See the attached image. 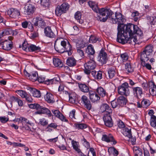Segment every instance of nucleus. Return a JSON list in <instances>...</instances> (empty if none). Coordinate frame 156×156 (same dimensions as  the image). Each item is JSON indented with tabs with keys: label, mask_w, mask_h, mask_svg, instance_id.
Wrapping results in <instances>:
<instances>
[{
	"label": "nucleus",
	"mask_w": 156,
	"mask_h": 156,
	"mask_svg": "<svg viewBox=\"0 0 156 156\" xmlns=\"http://www.w3.org/2000/svg\"><path fill=\"white\" fill-rule=\"evenodd\" d=\"M118 31L117 41L122 44L128 42L129 38L128 34L130 36L134 33H136L140 36L142 35V31L137 26L130 23L126 25L125 27H123L122 25L119 26Z\"/></svg>",
	"instance_id": "obj_1"
},
{
	"label": "nucleus",
	"mask_w": 156,
	"mask_h": 156,
	"mask_svg": "<svg viewBox=\"0 0 156 156\" xmlns=\"http://www.w3.org/2000/svg\"><path fill=\"white\" fill-rule=\"evenodd\" d=\"M88 4L94 12L99 14L98 19L101 22H105L112 14V12L109 9L104 8L99 9L97 4L94 2L89 1Z\"/></svg>",
	"instance_id": "obj_2"
},
{
	"label": "nucleus",
	"mask_w": 156,
	"mask_h": 156,
	"mask_svg": "<svg viewBox=\"0 0 156 156\" xmlns=\"http://www.w3.org/2000/svg\"><path fill=\"white\" fill-rule=\"evenodd\" d=\"M55 48L58 52L62 53L67 52L69 55L72 54L71 46L67 40H63L61 38H58L55 41Z\"/></svg>",
	"instance_id": "obj_3"
},
{
	"label": "nucleus",
	"mask_w": 156,
	"mask_h": 156,
	"mask_svg": "<svg viewBox=\"0 0 156 156\" xmlns=\"http://www.w3.org/2000/svg\"><path fill=\"white\" fill-rule=\"evenodd\" d=\"M113 15L114 14H113L112 12V14L110 17H108V19L110 18L113 23H117L118 25V27L119 26L122 25L123 27H125V26L124 25L123 23L125 21V20L123 17L122 14L120 13L115 12V16Z\"/></svg>",
	"instance_id": "obj_4"
},
{
	"label": "nucleus",
	"mask_w": 156,
	"mask_h": 156,
	"mask_svg": "<svg viewBox=\"0 0 156 156\" xmlns=\"http://www.w3.org/2000/svg\"><path fill=\"white\" fill-rule=\"evenodd\" d=\"M69 7V5L66 3H63L61 5L58 6L55 10L56 15L60 16L62 14L66 13Z\"/></svg>",
	"instance_id": "obj_5"
},
{
	"label": "nucleus",
	"mask_w": 156,
	"mask_h": 156,
	"mask_svg": "<svg viewBox=\"0 0 156 156\" xmlns=\"http://www.w3.org/2000/svg\"><path fill=\"white\" fill-rule=\"evenodd\" d=\"M84 72L87 74H89L91 70H93L96 67V64L94 60H90L84 64Z\"/></svg>",
	"instance_id": "obj_6"
},
{
	"label": "nucleus",
	"mask_w": 156,
	"mask_h": 156,
	"mask_svg": "<svg viewBox=\"0 0 156 156\" xmlns=\"http://www.w3.org/2000/svg\"><path fill=\"white\" fill-rule=\"evenodd\" d=\"M129 85L127 83L122 84L118 88V93L122 95H128L130 92L129 89Z\"/></svg>",
	"instance_id": "obj_7"
},
{
	"label": "nucleus",
	"mask_w": 156,
	"mask_h": 156,
	"mask_svg": "<svg viewBox=\"0 0 156 156\" xmlns=\"http://www.w3.org/2000/svg\"><path fill=\"white\" fill-rule=\"evenodd\" d=\"M12 47V42L11 40H6L5 41L0 42V47L6 51L11 50Z\"/></svg>",
	"instance_id": "obj_8"
},
{
	"label": "nucleus",
	"mask_w": 156,
	"mask_h": 156,
	"mask_svg": "<svg viewBox=\"0 0 156 156\" xmlns=\"http://www.w3.org/2000/svg\"><path fill=\"white\" fill-rule=\"evenodd\" d=\"M81 103L84 105V106L87 110H90L92 108L91 103L86 95H83L81 98Z\"/></svg>",
	"instance_id": "obj_9"
},
{
	"label": "nucleus",
	"mask_w": 156,
	"mask_h": 156,
	"mask_svg": "<svg viewBox=\"0 0 156 156\" xmlns=\"http://www.w3.org/2000/svg\"><path fill=\"white\" fill-rule=\"evenodd\" d=\"M101 139L103 141L107 143L111 142L115 145L117 143V142L114 139L113 136L111 134H103L102 135Z\"/></svg>",
	"instance_id": "obj_10"
},
{
	"label": "nucleus",
	"mask_w": 156,
	"mask_h": 156,
	"mask_svg": "<svg viewBox=\"0 0 156 156\" xmlns=\"http://www.w3.org/2000/svg\"><path fill=\"white\" fill-rule=\"evenodd\" d=\"M129 36L130 37H129V39L128 40V41H130L131 43L133 44H138V40L140 38H142L143 36V33H142V36H140L139 34H137L136 33H134ZM129 43H130V42H129Z\"/></svg>",
	"instance_id": "obj_11"
},
{
	"label": "nucleus",
	"mask_w": 156,
	"mask_h": 156,
	"mask_svg": "<svg viewBox=\"0 0 156 156\" xmlns=\"http://www.w3.org/2000/svg\"><path fill=\"white\" fill-rule=\"evenodd\" d=\"M7 14L10 17L14 18H18L20 14L18 10L12 8L8 10Z\"/></svg>",
	"instance_id": "obj_12"
},
{
	"label": "nucleus",
	"mask_w": 156,
	"mask_h": 156,
	"mask_svg": "<svg viewBox=\"0 0 156 156\" xmlns=\"http://www.w3.org/2000/svg\"><path fill=\"white\" fill-rule=\"evenodd\" d=\"M90 99L92 102H95L99 100L100 97L95 92L92 91H90L89 92Z\"/></svg>",
	"instance_id": "obj_13"
},
{
	"label": "nucleus",
	"mask_w": 156,
	"mask_h": 156,
	"mask_svg": "<svg viewBox=\"0 0 156 156\" xmlns=\"http://www.w3.org/2000/svg\"><path fill=\"white\" fill-rule=\"evenodd\" d=\"M52 113L57 118H59L62 121L67 122L68 120L58 110H52Z\"/></svg>",
	"instance_id": "obj_14"
},
{
	"label": "nucleus",
	"mask_w": 156,
	"mask_h": 156,
	"mask_svg": "<svg viewBox=\"0 0 156 156\" xmlns=\"http://www.w3.org/2000/svg\"><path fill=\"white\" fill-rule=\"evenodd\" d=\"M35 114H46L48 117L52 116V114L50 110L48 108L41 106V108L39 111H37L35 112Z\"/></svg>",
	"instance_id": "obj_15"
},
{
	"label": "nucleus",
	"mask_w": 156,
	"mask_h": 156,
	"mask_svg": "<svg viewBox=\"0 0 156 156\" xmlns=\"http://www.w3.org/2000/svg\"><path fill=\"white\" fill-rule=\"evenodd\" d=\"M44 32L46 36L51 38H54L55 36V34L51 30V27L49 26L44 28Z\"/></svg>",
	"instance_id": "obj_16"
},
{
	"label": "nucleus",
	"mask_w": 156,
	"mask_h": 156,
	"mask_svg": "<svg viewBox=\"0 0 156 156\" xmlns=\"http://www.w3.org/2000/svg\"><path fill=\"white\" fill-rule=\"evenodd\" d=\"M134 94L137 98L140 99L143 94L142 89L141 88L136 87L133 88Z\"/></svg>",
	"instance_id": "obj_17"
},
{
	"label": "nucleus",
	"mask_w": 156,
	"mask_h": 156,
	"mask_svg": "<svg viewBox=\"0 0 156 156\" xmlns=\"http://www.w3.org/2000/svg\"><path fill=\"white\" fill-rule=\"evenodd\" d=\"M34 8L33 6L31 4H29L25 6L24 12L25 14L29 15L34 12Z\"/></svg>",
	"instance_id": "obj_18"
},
{
	"label": "nucleus",
	"mask_w": 156,
	"mask_h": 156,
	"mask_svg": "<svg viewBox=\"0 0 156 156\" xmlns=\"http://www.w3.org/2000/svg\"><path fill=\"white\" fill-rule=\"evenodd\" d=\"M149 92L152 96L156 95V86L154 82H150L148 84Z\"/></svg>",
	"instance_id": "obj_19"
},
{
	"label": "nucleus",
	"mask_w": 156,
	"mask_h": 156,
	"mask_svg": "<svg viewBox=\"0 0 156 156\" xmlns=\"http://www.w3.org/2000/svg\"><path fill=\"white\" fill-rule=\"evenodd\" d=\"M34 25L35 26L40 27L43 28L45 25V23L44 20L41 18L37 17L35 19Z\"/></svg>",
	"instance_id": "obj_20"
},
{
	"label": "nucleus",
	"mask_w": 156,
	"mask_h": 156,
	"mask_svg": "<svg viewBox=\"0 0 156 156\" xmlns=\"http://www.w3.org/2000/svg\"><path fill=\"white\" fill-rule=\"evenodd\" d=\"M101 110L102 112L105 113H112V110L107 104L102 105L101 107Z\"/></svg>",
	"instance_id": "obj_21"
},
{
	"label": "nucleus",
	"mask_w": 156,
	"mask_h": 156,
	"mask_svg": "<svg viewBox=\"0 0 156 156\" xmlns=\"http://www.w3.org/2000/svg\"><path fill=\"white\" fill-rule=\"evenodd\" d=\"M29 90L33 96L36 98L41 97V94L40 91L32 87H30Z\"/></svg>",
	"instance_id": "obj_22"
},
{
	"label": "nucleus",
	"mask_w": 156,
	"mask_h": 156,
	"mask_svg": "<svg viewBox=\"0 0 156 156\" xmlns=\"http://www.w3.org/2000/svg\"><path fill=\"white\" fill-rule=\"evenodd\" d=\"M122 133L123 134L129 138L132 137L131 129L130 128H125L122 129Z\"/></svg>",
	"instance_id": "obj_23"
},
{
	"label": "nucleus",
	"mask_w": 156,
	"mask_h": 156,
	"mask_svg": "<svg viewBox=\"0 0 156 156\" xmlns=\"http://www.w3.org/2000/svg\"><path fill=\"white\" fill-rule=\"evenodd\" d=\"M53 64L54 66L57 67L61 68L63 66V64L60 59L58 58H53Z\"/></svg>",
	"instance_id": "obj_24"
},
{
	"label": "nucleus",
	"mask_w": 156,
	"mask_h": 156,
	"mask_svg": "<svg viewBox=\"0 0 156 156\" xmlns=\"http://www.w3.org/2000/svg\"><path fill=\"white\" fill-rule=\"evenodd\" d=\"M100 60L101 62L105 63L107 59V54L104 51L101 50L100 52Z\"/></svg>",
	"instance_id": "obj_25"
},
{
	"label": "nucleus",
	"mask_w": 156,
	"mask_h": 156,
	"mask_svg": "<svg viewBox=\"0 0 156 156\" xmlns=\"http://www.w3.org/2000/svg\"><path fill=\"white\" fill-rule=\"evenodd\" d=\"M60 79L56 77L51 79H47L45 81V84L47 85L56 84L59 83Z\"/></svg>",
	"instance_id": "obj_26"
},
{
	"label": "nucleus",
	"mask_w": 156,
	"mask_h": 156,
	"mask_svg": "<svg viewBox=\"0 0 156 156\" xmlns=\"http://www.w3.org/2000/svg\"><path fill=\"white\" fill-rule=\"evenodd\" d=\"M66 63L69 66H74L76 64V60L73 58H69L67 60Z\"/></svg>",
	"instance_id": "obj_27"
},
{
	"label": "nucleus",
	"mask_w": 156,
	"mask_h": 156,
	"mask_svg": "<svg viewBox=\"0 0 156 156\" xmlns=\"http://www.w3.org/2000/svg\"><path fill=\"white\" fill-rule=\"evenodd\" d=\"M45 99L48 103H53L55 102L53 95L50 93H47L45 97Z\"/></svg>",
	"instance_id": "obj_28"
},
{
	"label": "nucleus",
	"mask_w": 156,
	"mask_h": 156,
	"mask_svg": "<svg viewBox=\"0 0 156 156\" xmlns=\"http://www.w3.org/2000/svg\"><path fill=\"white\" fill-rule=\"evenodd\" d=\"M126 99L123 96H120L117 99L118 102L120 106H123L125 105L127 102Z\"/></svg>",
	"instance_id": "obj_29"
},
{
	"label": "nucleus",
	"mask_w": 156,
	"mask_h": 156,
	"mask_svg": "<svg viewBox=\"0 0 156 156\" xmlns=\"http://www.w3.org/2000/svg\"><path fill=\"white\" fill-rule=\"evenodd\" d=\"M150 55H147V54L145 52L143 51L141 54L140 60L141 62H147L149 59Z\"/></svg>",
	"instance_id": "obj_30"
},
{
	"label": "nucleus",
	"mask_w": 156,
	"mask_h": 156,
	"mask_svg": "<svg viewBox=\"0 0 156 156\" xmlns=\"http://www.w3.org/2000/svg\"><path fill=\"white\" fill-rule=\"evenodd\" d=\"M86 52L88 54L91 55H93L94 54L95 51L92 45L90 44L88 46Z\"/></svg>",
	"instance_id": "obj_31"
},
{
	"label": "nucleus",
	"mask_w": 156,
	"mask_h": 156,
	"mask_svg": "<svg viewBox=\"0 0 156 156\" xmlns=\"http://www.w3.org/2000/svg\"><path fill=\"white\" fill-rule=\"evenodd\" d=\"M96 91L101 97H104L106 95L105 90L101 87H98L96 90Z\"/></svg>",
	"instance_id": "obj_32"
},
{
	"label": "nucleus",
	"mask_w": 156,
	"mask_h": 156,
	"mask_svg": "<svg viewBox=\"0 0 156 156\" xmlns=\"http://www.w3.org/2000/svg\"><path fill=\"white\" fill-rule=\"evenodd\" d=\"M147 19L148 20V23L151 25L155 24L156 23V17L155 16H147Z\"/></svg>",
	"instance_id": "obj_33"
},
{
	"label": "nucleus",
	"mask_w": 156,
	"mask_h": 156,
	"mask_svg": "<svg viewBox=\"0 0 156 156\" xmlns=\"http://www.w3.org/2000/svg\"><path fill=\"white\" fill-rule=\"evenodd\" d=\"M108 74L109 78H113L115 75V71L114 68L109 69L108 71Z\"/></svg>",
	"instance_id": "obj_34"
},
{
	"label": "nucleus",
	"mask_w": 156,
	"mask_h": 156,
	"mask_svg": "<svg viewBox=\"0 0 156 156\" xmlns=\"http://www.w3.org/2000/svg\"><path fill=\"white\" fill-rule=\"evenodd\" d=\"M81 14L79 11L76 12L75 15V18L77 20V22L81 24L83 22V20L81 18Z\"/></svg>",
	"instance_id": "obj_35"
},
{
	"label": "nucleus",
	"mask_w": 156,
	"mask_h": 156,
	"mask_svg": "<svg viewBox=\"0 0 156 156\" xmlns=\"http://www.w3.org/2000/svg\"><path fill=\"white\" fill-rule=\"evenodd\" d=\"M108 152L112 156H117L118 154V151L114 147L109 148Z\"/></svg>",
	"instance_id": "obj_36"
},
{
	"label": "nucleus",
	"mask_w": 156,
	"mask_h": 156,
	"mask_svg": "<svg viewBox=\"0 0 156 156\" xmlns=\"http://www.w3.org/2000/svg\"><path fill=\"white\" fill-rule=\"evenodd\" d=\"M29 107L32 109H36L38 111L40 110L41 106L37 103L31 104L28 105Z\"/></svg>",
	"instance_id": "obj_37"
},
{
	"label": "nucleus",
	"mask_w": 156,
	"mask_h": 156,
	"mask_svg": "<svg viewBox=\"0 0 156 156\" xmlns=\"http://www.w3.org/2000/svg\"><path fill=\"white\" fill-rule=\"evenodd\" d=\"M79 87L80 90L84 93L89 92V87L85 84H80L79 85Z\"/></svg>",
	"instance_id": "obj_38"
},
{
	"label": "nucleus",
	"mask_w": 156,
	"mask_h": 156,
	"mask_svg": "<svg viewBox=\"0 0 156 156\" xmlns=\"http://www.w3.org/2000/svg\"><path fill=\"white\" fill-rule=\"evenodd\" d=\"M72 144L73 149L76 151L78 153L81 152V151L79 148V144L77 142L74 140H73L72 141Z\"/></svg>",
	"instance_id": "obj_39"
},
{
	"label": "nucleus",
	"mask_w": 156,
	"mask_h": 156,
	"mask_svg": "<svg viewBox=\"0 0 156 156\" xmlns=\"http://www.w3.org/2000/svg\"><path fill=\"white\" fill-rule=\"evenodd\" d=\"M76 46L77 48H83L85 46V43L81 39L77 40L76 42Z\"/></svg>",
	"instance_id": "obj_40"
},
{
	"label": "nucleus",
	"mask_w": 156,
	"mask_h": 156,
	"mask_svg": "<svg viewBox=\"0 0 156 156\" xmlns=\"http://www.w3.org/2000/svg\"><path fill=\"white\" fill-rule=\"evenodd\" d=\"M29 51H39L41 50V48L34 44L30 45Z\"/></svg>",
	"instance_id": "obj_41"
},
{
	"label": "nucleus",
	"mask_w": 156,
	"mask_h": 156,
	"mask_svg": "<svg viewBox=\"0 0 156 156\" xmlns=\"http://www.w3.org/2000/svg\"><path fill=\"white\" fill-rule=\"evenodd\" d=\"M150 125L152 127L156 129V116H155L153 115L151 117Z\"/></svg>",
	"instance_id": "obj_42"
},
{
	"label": "nucleus",
	"mask_w": 156,
	"mask_h": 156,
	"mask_svg": "<svg viewBox=\"0 0 156 156\" xmlns=\"http://www.w3.org/2000/svg\"><path fill=\"white\" fill-rule=\"evenodd\" d=\"M152 49L153 48L152 46L151 45H148L146 47L144 51L147 54V55H150L152 54L153 51Z\"/></svg>",
	"instance_id": "obj_43"
},
{
	"label": "nucleus",
	"mask_w": 156,
	"mask_h": 156,
	"mask_svg": "<svg viewBox=\"0 0 156 156\" xmlns=\"http://www.w3.org/2000/svg\"><path fill=\"white\" fill-rule=\"evenodd\" d=\"M38 74L37 72H35L30 74L29 79L33 82H34L37 80Z\"/></svg>",
	"instance_id": "obj_44"
},
{
	"label": "nucleus",
	"mask_w": 156,
	"mask_h": 156,
	"mask_svg": "<svg viewBox=\"0 0 156 156\" xmlns=\"http://www.w3.org/2000/svg\"><path fill=\"white\" fill-rule=\"evenodd\" d=\"M125 68L126 70L129 73L132 72L133 71V69L132 67L130 62H128L126 64Z\"/></svg>",
	"instance_id": "obj_45"
},
{
	"label": "nucleus",
	"mask_w": 156,
	"mask_h": 156,
	"mask_svg": "<svg viewBox=\"0 0 156 156\" xmlns=\"http://www.w3.org/2000/svg\"><path fill=\"white\" fill-rule=\"evenodd\" d=\"M74 126L78 129H83L87 128L86 125L83 123H76L74 124Z\"/></svg>",
	"instance_id": "obj_46"
},
{
	"label": "nucleus",
	"mask_w": 156,
	"mask_h": 156,
	"mask_svg": "<svg viewBox=\"0 0 156 156\" xmlns=\"http://www.w3.org/2000/svg\"><path fill=\"white\" fill-rule=\"evenodd\" d=\"M112 114L105 113L103 117L104 122L112 120L111 115Z\"/></svg>",
	"instance_id": "obj_47"
},
{
	"label": "nucleus",
	"mask_w": 156,
	"mask_h": 156,
	"mask_svg": "<svg viewBox=\"0 0 156 156\" xmlns=\"http://www.w3.org/2000/svg\"><path fill=\"white\" fill-rule=\"evenodd\" d=\"M141 104L144 107L146 108L150 105L151 102L148 100L144 99L142 101Z\"/></svg>",
	"instance_id": "obj_48"
},
{
	"label": "nucleus",
	"mask_w": 156,
	"mask_h": 156,
	"mask_svg": "<svg viewBox=\"0 0 156 156\" xmlns=\"http://www.w3.org/2000/svg\"><path fill=\"white\" fill-rule=\"evenodd\" d=\"M16 92L23 98H25L27 95V92L24 90H18Z\"/></svg>",
	"instance_id": "obj_49"
},
{
	"label": "nucleus",
	"mask_w": 156,
	"mask_h": 156,
	"mask_svg": "<svg viewBox=\"0 0 156 156\" xmlns=\"http://www.w3.org/2000/svg\"><path fill=\"white\" fill-rule=\"evenodd\" d=\"M30 46L27 41H25L22 44V49L24 51H29Z\"/></svg>",
	"instance_id": "obj_50"
},
{
	"label": "nucleus",
	"mask_w": 156,
	"mask_h": 156,
	"mask_svg": "<svg viewBox=\"0 0 156 156\" xmlns=\"http://www.w3.org/2000/svg\"><path fill=\"white\" fill-rule=\"evenodd\" d=\"M120 57L123 62H125L128 59L129 56L127 53H124L120 55Z\"/></svg>",
	"instance_id": "obj_51"
},
{
	"label": "nucleus",
	"mask_w": 156,
	"mask_h": 156,
	"mask_svg": "<svg viewBox=\"0 0 156 156\" xmlns=\"http://www.w3.org/2000/svg\"><path fill=\"white\" fill-rule=\"evenodd\" d=\"M99 41V39L93 35H91L89 40V41L90 43H94L97 41Z\"/></svg>",
	"instance_id": "obj_52"
},
{
	"label": "nucleus",
	"mask_w": 156,
	"mask_h": 156,
	"mask_svg": "<svg viewBox=\"0 0 156 156\" xmlns=\"http://www.w3.org/2000/svg\"><path fill=\"white\" fill-rule=\"evenodd\" d=\"M139 13L137 11L133 12L131 14L132 17L134 18V20L135 21H137L138 20V16H139Z\"/></svg>",
	"instance_id": "obj_53"
},
{
	"label": "nucleus",
	"mask_w": 156,
	"mask_h": 156,
	"mask_svg": "<svg viewBox=\"0 0 156 156\" xmlns=\"http://www.w3.org/2000/svg\"><path fill=\"white\" fill-rule=\"evenodd\" d=\"M41 3L43 6L47 7L49 5V0H41Z\"/></svg>",
	"instance_id": "obj_54"
},
{
	"label": "nucleus",
	"mask_w": 156,
	"mask_h": 156,
	"mask_svg": "<svg viewBox=\"0 0 156 156\" xmlns=\"http://www.w3.org/2000/svg\"><path fill=\"white\" fill-rule=\"evenodd\" d=\"M88 156H96L95 153L94 149L90 148L88 153Z\"/></svg>",
	"instance_id": "obj_55"
},
{
	"label": "nucleus",
	"mask_w": 156,
	"mask_h": 156,
	"mask_svg": "<svg viewBox=\"0 0 156 156\" xmlns=\"http://www.w3.org/2000/svg\"><path fill=\"white\" fill-rule=\"evenodd\" d=\"M39 123L43 126H44L48 124V122L44 118H42L39 119Z\"/></svg>",
	"instance_id": "obj_56"
},
{
	"label": "nucleus",
	"mask_w": 156,
	"mask_h": 156,
	"mask_svg": "<svg viewBox=\"0 0 156 156\" xmlns=\"http://www.w3.org/2000/svg\"><path fill=\"white\" fill-rule=\"evenodd\" d=\"M105 125L108 127H111L113 126V122L112 120L107 121L104 122Z\"/></svg>",
	"instance_id": "obj_57"
},
{
	"label": "nucleus",
	"mask_w": 156,
	"mask_h": 156,
	"mask_svg": "<svg viewBox=\"0 0 156 156\" xmlns=\"http://www.w3.org/2000/svg\"><path fill=\"white\" fill-rule=\"evenodd\" d=\"M111 104L113 108H115L120 106L119 103L118 102L117 100L113 101L111 102Z\"/></svg>",
	"instance_id": "obj_58"
},
{
	"label": "nucleus",
	"mask_w": 156,
	"mask_h": 156,
	"mask_svg": "<svg viewBox=\"0 0 156 156\" xmlns=\"http://www.w3.org/2000/svg\"><path fill=\"white\" fill-rule=\"evenodd\" d=\"M20 119L22 121V122L24 123H26L30 125H31L32 124L29 120L24 118L21 117L20 118Z\"/></svg>",
	"instance_id": "obj_59"
},
{
	"label": "nucleus",
	"mask_w": 156,
	"mask_h": 156,
	"mask_svg": "<svg viewBox=\"0 0 156 156\" xmlns=\"http://www.w3.org/2000/svg\"><path fill=\"white\" fill-rule=\"evenodd\" d=\"M146 62H141V64L143 67H145L146 68L149 70H151V66L150 64L146 63Z\"/></svg>",
	"instance_id": "obj_60"
},
{
	"label": "nucleus",
	"mask_w": 156,
	"mask_h": 156,
	"mask_svg": "<svg viewBox=\"0 0 156 156\" xmlns=\"http://www.w3.org/2000/svg\"><path fill=\"white\" fill-rule=\"evenodd\" d=\"M9 120V118L5 116L0 117V121L2 123H5Z\"/></svg>",
	"instance_id": "obj_61"
},
{
	"label": "nucleus",
	"mask_w": 156,
	"mask_h": 156,
	"mask_svg": "<svg viewBox=\"0 0 156 156\" xmlns=\"http://www.w3.org/2000/svg\"><path fill=\"white\" fill-rule=\"evenodd\" d=\"M102 78V72L101 71H99L96 73L95 79H101Z\"/></svg>",
	"instance_id": "obj_62"
},
{
	"label": "nucleus",
	"mask_w": 156,
	"mask_h": 156,
	"mask_svg": "<svg viewBox=\"0 0 156 156\" xmlns=\"http://www.w3.org/2000/svg\"><path fill=\"white\" fill-rule=\"evenodd\" d=\"M13 98H14L15 101L18 103L19 106H23V102L21 100L19 99L18 98L15 97H13Z\"/></svg>",
	"instance_id": "obj_63"
},
{
	"label": "nucleus",
	"mask_w": 156,
	"mask_h": 156,
	"mask_svg": "<svg viewBox=\"0 0 156 156\" xmlns=\"http://www.w3.org/2000/svg\"><path fill=\"white\" fill-rule=\"evenodd\" d=\"M75 110L74 109L70 112L69 117L72 119H75Z\"/></svg>",
	"instance_id": "obj_64"
}]
</instances>
